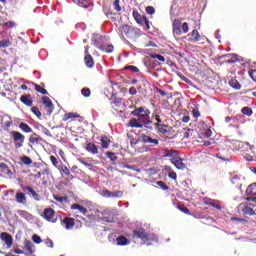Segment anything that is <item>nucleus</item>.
<instances>
[{"label": "nucleus", "mask_w": 256, "mask_h": 256, "mask_svg": "<svg viewBox=\"0 0 256 256\" xmlns=\"http://www.w3.org/2000/svg\"><path fill=\"white\" fill-rule=\"evenodd\" d=\"M130 109H134L130 114L133 115L134 117H138V121L140 123H143V127H147V129H150V131L153 129V121H151V110L147 109L145 107H135V106H130Z\"/></svg>", "instance_id": "nucleus-1"}, {"label": "nucleus", "mask_w": 256, "mask_h": 256, "mask_svg": "<svg viewBox=\"0 0 256 256\" xmlns=\"http://www.w3.org/2000/svg\"><path fill=\"white\" fill-rule=\"evenodd\" d=\"M172 29L174 35H183V33H189V24L187 22L182 23L179 19H174Z\"/></svg>", "instance_id": "nucleus-2"}, {"label": "nucleus", "mask_w": 256, "mask_h": 256, "mask_svg": "<svg viewBox=\"0 0 256 256\" xmlns=\"http://www.w3.org/2000/svg\"><path fill=\"white\" fill-rule=\"evenodd\" d=\"M121 31L128 39H137L141 37V30L133 28L129 25H123L121 27Z\"/></svg>", "instance_id": "nucleus-3"}, {"label": "nucleus", "mask_w": 256, "mask_h": 256, "mask_svg": "<svg viewBox=\"0 0 256 256\" xmlns=\"http://www.w3.org/2000/svg\"><path fill=\"white\" fill-rule=\"evenodd\" d=\"M244 215H249V217H254L256 215L253 207H256V203L253 201L242 202L238 205Z\"/></svg>", "instance_id": "nucleus-4"}, {"label": "nucleus", "mask_w": 256, "mask_h": 256, "mask_svg": "<svg viewBox=\"0 0 256 256\" xmlns=\"http://www.w3.org/2000/svg\"><path fill=\"white\" fill-rule=\"evenodd\" d=\"M132 237L133 239H141L143 243L151 241V234H149L147 230L141 227H138L133 231Z\"/></svg>", "instance_id": "nucleus-5"}, {"label": "nucleus", "mask_w": 256, "mask_h": 256, "mask_svg": "<svg viewBox=\"0 0 256 256\" xmlns=\"http://www.w3.org/2000/svg\"><path fill=\"white\" fill-rule=\"evenodd\" d=\"M11 136L13 141H15V148L21 149L25 143V135L21 134L19 131H12Z\"/></svg>", "instance_id": "nucleus-6"}, {"label": "nucleus", "mask_w": 256, "mask_h": 256, "mask_svg": "<svg viewBox=\"0 0 256 256\" xmlns=\"http://www.w3.org/2000/svg\"><path fill=\"white\" fill-rule=\"evenodd\" d=\"M246 201H252V203H256V183L250 184L246 189Z\"/></svg>", "instance_id": "nucleus-7"}, {"label": "nucleus", "mask_w": 256, "mask_h": 256, "mask_svg": "<svg viewBox=\"0 0 256 256\" xmlns=\"http://www.w3.org/2000/svg\"><path fill=\"white\" fill-rule=\"evenodd\" d=\"M42 105H44L45 109H47V115H52L55 109L53 102L50 97L43 96L42 97Z\"/></svg>", "instance_id": "nucleus-8"}, {"label": "nucleus", "mask_w": 256, "mask_h": 256, "mask_svg": "<svg viewBox=\"0 0 256 256\" xmlns=\"http://www.w3.org/2000/svg\"><path fill=\"white\" fill-rule=\"evenodd\" d=\"M0 239L5 243L7 249H11V247H13V236L11 234L2 232L0 234Z\"/></svg>", "instance_id": "nucleus-9"}, {"label": "nucleus", "mask_w": 256, "mask_h": 256, "mask_svg": "<svg viewBox=\"0 0 256 256\" xmlns=\"http://www.w3.org/2000/svg\"><path fill=\"white\" fill-rule=\"evenodd\" d=\"M140 141L141 143L149 144L151 147H155L159 145V140L158 139H153L147 134H141L140 135Z\"/></svg>", "instance_id": "nucleus-10"}, {"label": "nucleus", "mask_w": 256, "mask_h": 256, "mask_svg": "<svg viewBox=\"0 0 256 256\" xmlns=\"http://www.w3.org/2000/svg\"><path fill=\"white\" fill-rule=\"evenodd\" d=\"M44 219L50 223H55V210L53 208H45L43 211Z\"/></svg>", "instance_id": "nucleus-11"}, {"label": "nucleus", "mask_w": 256, "mask_h": 256, "mask_svg": "<svg viewBox=\"0 0 256 256\" xmlns=\"http://www.w3.org/2000/svg\"><path fill=\"white\" fill-rule=\"evenodd\" d=\"M201 39H203V36L199 34L197 29H194L191 33L188 34V41L190 43H198V41H201Z\"/></svg>", "instance_id": "nucleus-12"}, {"label": "nucleus", "mask_w": 256, "mask_h": 256, "mask_svg": "<svg viewBox=\"0 0 256 256\" xmlns=\"http://www.w3.org/2000/svg\"><path fill=\"white\" fill-rule=\"evenodd\" d=\"M61 225H63V227H65V229H67L68 231H70L71 229H73V227H75V218H72V217H65V218L61 221Z\"/></svg>", "instance_id": "nucleus-13"}, {"label": "nucleus", "mask_w": 256, "mask_h": 256, "mask_svg": "<svg viewBox=\"0 0 256 256\" xmlns=\"http://www.w3.org/2000/svg\"><path fill=\"white\" fill-rule=\"evenodd\" d=\"M171 162L173 163V165H175L176 168L180 169L181 171L187 168L185 163H183V159H181L180 157L176 156V158L171 159Z\"/></svg>", "instance_id": "nucleus-14"}, {"label": "nucleus", "mask_w": 256, "mask_h": 256, "mask_svg": "<svg viewBox=\"0 0 256 256\" xmlns=\"http://www.w3.org/2000/svg\"><path fill=\"white\" fill-rule=\"evenodd\" d=\"M177 155H179V153L176 150L167 149L163 152L162 157L163 158L175 159V158H177Z\"/></svg>", "instance_id": "nucleus-15"}, {"label": "nucleus", "mask_w": 256, "mask_h": 256, "mask_svg": "<svg viewBox=\"0 0 256 256\" xmlns=\"http://www.w3.org/2000/svg\"><path fill=\"white\" fill-rule=\"evenodd\" d=\"M130 243L131 241H129V239H127V237H125L124 235H121L116 238V244L119 247H125V245H130Z\"/></svg>", "instance_id": "nucleus-16"}, {"label": "nucleus", "mask_w": 256, "mask_h": 256, "mask_svg": "<svg viewBox=\"0 0 256 256\" xmlns=\"http://www.w3.org/2000/svg\"><path fill=\"white\" fill-rule=\"evenodd\" d=\"M21 103L26 105V107H32L33 106V100L31 99V94L28 95H22L20 97Z\"/></svg>", "instance_id": "nucleus-17"}, {"label": "nucleus", "mask_w": 256, "mask_h": 256, "mask_svg": "<svg viewBox=\"0 0 256 256\" xmlns=\"http://www.w3.org/2000/svg\"><path fill=\"white\" fill-rule=\"evenodd\" d=\"M86 151H88V153H91L92 155H97V153H99V148H97V145H95L94 143L88 142L86 144Z\"/></svg>", "instance_id": "nucleus-18"}, {"label": "nucleus", "mask_w": 256, "mask_h": 256, "mask_svg": "<svg viewBox=\"0 0 256 256\" xmlns=\"http://www.w3.org/2000/svg\"><path fill=\"white\" fill-rule=\"evenodd\" d=\"M42 141L43 138L37 135V133L32 134L29 138V143H31V145H39V143H42Z\"/></svg>", "instance_id": "nucleus-19"}, {"label": "nucleus", "mask_w": 256, "mask_h": 256, "mask_svg": "<svg viewBox=\"0 0 256 256\" xmlns=\"http://www.w3.org/2000/svg\"><path fill=\"white\" fill-rule=\"evenodd\" d=\"M70 209H72V211H80V213H82V215H87L88 211L87 208H85L84 206L74 203L70 206Z\"/></svg>", "instance_id": "nucleus-20"}, {"label": "nucleus", "mask_w": 256, "mask_h": 256, "mask_svg": "<svg viewBox=\"0 0 256 256\" xmlns=\"http://www.w3.org/2000/svg\"><path fill=\"white\" fill-rule=\"evenodd\" d=\"M224 63H227L228 65H233L237 61V55L235 54H226L224 56Z\"/></svg>", "instance_id": "nucleus-21"}, {"label": "nucleus", "mask_w": 256, "mask_h": 256, "mask_svg": "<svg viewBox=\"0 0 256 256\" xmlns=\"http://www.w3.org/2000/svg\"><path fill=\"white\" fill-rule=\"evenodd\" d=\"M84 63L86 67H88V69H93V67H95V61L93 60V56L91 55H85Z\"/></svg>", "instance_id": "nucleus-22"}, {"label": "nucleus", "mask_w": 256, "mask_h": 256, "mask_svg": "<svg viewBox=\"0 0 256 256\" xmlns=\"http://www.w3.org/2000/svg\"><path fill=\"white\" fill-rule=\"evenodd\" d=\"M24 249L30 253V255H33L35 253V244L33 242L27 240L24 243Z\"/></svg>", "instance_id": "nucleus-23"}, {"label": "nucleus", "mask_w": 256, "mask_h": 256, "mask_svg": "<svg viewBox=\"0 0 256 256\" xmlns=\"http://www.w3.org/2000/svg\"><path fill=\"white\" fill-rule=\"evenodd\" d=\"M73 3L79 7H83V9H89L91 6V2H89V0H74Z\"/></svg>", "instance_id": "nucleus-24"}, {"label": "nucleus", "mask_w": 256, "mask_h": 256, "mask_svg": "<svg viewBox=\"0 0 256 256\" xmlns=\"http://www.w3.org/2000/svg\"><path fill=\"white\" fill-rule=\"evenodd\" d=\"M16 201L18 203H21L22 205H25L27 203V196H25V193H23V192H17L16 193Z\"/></svg>", "instance_id": "nucleus-25"}, {"label": "nucleus", "mask_w": 256, "mask_h": 256, "mask_svg": "<svg viewBox=\"0 0 256 256\" xmlns=\"http://www.w3.org/2000/svg\"><path fill=\"white\" fill-rule=\"evenodd\" d=\"M101 147L102 149H109V145H111V139L107 136H102L100 138Z\"/></svg>", "instance_id": "nucleus-26"}, {"label": "nucleus", "mask_w": 256, "mask_h": 256, "mask_svg": "<svg viewBox=\"0 0 256 256\" xmlns=\"http://www.w3.org/2000/svg\"><path fill=\"white\" fill-rule=\"evenodd\" d=\"M19 128L21 129V131H23V133H33V128H31V126H29V124L25 122H21L19 124Z\"/></svg>", "instance_id": "nucleus-27"}, {"label": "nucleus", "mask_w": 256, "mask_h": 256, "mask_svg": "<svg viewBox=\"0 0 256 256\" xmlns=\"http://www.w3.org/2000/svg\"><path fill=\"white\" fill-rule=\"evenodd\" d=\"M26 191H28V193H30V195H32L33 199H35V201H41V196L35 192V190L31 187V186H26Z\"/></svg>", "instance_id": "nucleus-28"}, {"label": "nucleus", "mask_w": 256, "mask_h": 256, "mask_svg": "<svg viewBox=\"0 0 256 256\" xmlns=\"http://www.w3.org/2000/svg\"><path fill=\"white\" fill-rule=\"evenodd\" d=\"M18 215L22 217L23 219H26L27 221L33 219V215L31 213L25 211V210H18Z\"/></svg>", "instance_id": "nucleus-29"}, {"label": "nucleus", "mask_w": 256, "mask_h": 256, "mask_svg": "<svg viewBox=\"0 0 256 256\" xmlns=\"http://www.w3.org/2000/svg\"><path fill=\"white\" fill-rule=\"evenodd\" d=\"M216 157L218 159H221V161H231V156L228 154V153H225V152H218L216 154Z\"/></svg>", "instance_id": "nucleus-30"}, {"label": "nucleus", "mask_w": 256, "mask_h": 256, "mask_svg": "<svg viewBox=\"0 0 256 256\" xmlns=\"http://www.w3.org/2000/svg\"><path fill=\"white\" fill-rule=\"evenodd\" d=\"M129 123H130V126L135 129H143V124H141V122H139V119L133 118L129 121Z\"/></svg>", "instance_id": "nucleus-31"}, {"label": "nucleus", "mask_w": 256, "mask_h": 256, "mask_svg": "<svg viewBox=\"0 0 256 256\" xmlns=\"http://www.w3.org/2000/svg\"><path fill=\"white\" fill-rule=\"evenodd\" d=\"M155 127L158 129V132H160L162 135H167L169 131L167 130V125L166 124H155Z\"/></svg>", "instance_id": "nucleus-32"}, {"label": "nucleus", "mask_w": 256, "mask_h": 256, "mask_svg": "<svg viewBox=\"0 0 256 256\" xmlns=\"http://www.w3.org/2000/svg\"><path fill=\"white\" fill-rule=\"evenodd\" d=\"M81 115L73 112L66 113L63 117V121H69V119H79Z\"/></svg>", "instance_id": "nucleus-33"}, {"label": "nucleus", "mask_w": 256, "mask_h": 256, "mask_svg": "<svg viewBox=\"0 0 256 256\" xmlns=\"http://www.w3.org/2000/svg\"><path fill=\"white\" fill-rule=\"evenodd\" d=\"M100 49L104 52V53H113V51H114V47H113V45H111V44H102L101 46H100Z\"/></svg>", "instance_id": "nucleus-34"}, {"label": "nucleus", "mask_w": 256, "mask_h": 256, "mask_svg": "<svg viewBox=\"0 0 256 256\" xmlns=\"http://www.w3.org/2000/svg\"><path fill=\"white\" fill-rule=\"evenodd\" d=\"M132 15H133L136 23H138L139 25H143V16H141V14H139L138 11L134 10L132 12Z\"/></svg>", "instance_id": "nucleus-35"}, {"label": "nucleus", "mask_w": 256, "mask_h": 256, "mask_svg": "<svg viewBox=\"0 0 256 256\" xmlns=\"http://www.w3.org/2000/svg\"><path fill=\"white\" fill-rule=\"evenodd\" d=\"M59 171L60 175H66L67 177L71 175V170H69V167H67L66 165L60 166Z\"/></svg>", "instance_id": "nucleus-36"}, {"label": "nucleus", "mask_w": 256, "mask_h": 256, "mask_svg": "<svg viewBox=\"0 0 256 256\" xmlns=\"http://www.w3.org/2000/svg\"><path fill=\"white\" fill-rule=\"evenodd\" d=\"M35 90L37 91V93H41V95H48V92L45 88V85L42 84V86L38 85V84H34Z\"/></svg>", "instance_id": "nucleus-37"}, {"label": "nucleus", "mask_w": 256, "mask_h": 256, "mask_svg": "<svg viewBox=\"0 0 256 256\" xmlns=\"http://www.w3.org/2000/svg\"><path fill=\"white\" fill-rule=\"evenodd\" d=\"M205 205H209L210 207H214V209H218V211H221V205L215 203V200H208L204 201Z\"/></svg>", "instance_id": "nucleus-38"}, {"label": "nucleus", "mask_w": 256, "mask_h": 256, "mask_svg": "<svg viewBox=\"0 0 256 256\" xmlns=\"http://www.w3.org/2000/svg\"><path fill=\"white\" fill-rule=\"evenodd\" d=\"M20 161L24 164V165H33V160L29 157V156H23L20 158Z\"/></svg>", "instance_id": "nucleus-39"}, {"label": "nucleus", "mask_w": 256, "mask_h": 256, "mask_svg": "<svg viewBox=\"0 0 256 256\" xmlns=\"http://www.w3.org/2000/svg\"><path fill=\"white\" fill-rule=\"evenodd\" d=\"M241 113H243V115H247V117H251V115H253V109H251V107H244L241 109Z\"/></svg>", "instance_id": "nucleus-40"}, {"label": "nucleus", "mask_w": 256, "mask_h": 256, "mask_svg": "<svg viewBox=\"0 0 256 256\" xmlns=\"http://www.w3.org/2000/svg\"><path fill=\"white\" fill-rule=\"evenodd\" d=\"M149 57L151 59H158L161 63H165V56L160 55V54H149Z\"/></svg>", "instance_id": "nucleus-41"}, {"label": "nucleus", "mask_w": 256, "mask_h": 256, "mask_svg": "<svg viewBox=\"0 0 256 256\" xmlns=\"http://www.w3.org/2000/svg\"><path fill=\"white\" fill-rule=\"evenodd\" d=\"M229 85L233 89H237V90L241 89V84L237 80H230Z\"/></svg>", "instance_id": "nucleus-42"}, {"label": "nucleus", "mask_w": 256, "mask_h": 256, "mask_svg": "<svg viewBox=\"0 0 256 256\" xmlns=\"http://www.w3.org/2000/svg\"><path fill=\"white\" fill-rule=\"evenodd\" d=\"M100 195H102V197L111 198V197H113V192H111L107 189H102L100 192Z\"/></svg>", "instance_id": "nucleus-43"}, {"label": "nucleus", "mask_w": 256, "mask_h": 256, "mask_svg": "<svg viewBox=\"0 0 256 256\" xmlns=\"http://www.w3.org/2000/svg\"><path fill=\"white\" fill-rule=\"evenodd\" d=\"M106 157L110 159V161H117V155L114 152L108 151L105 153Z\"/></svg>", "instance_id": "nucleus-44"}, {"label": "nucleus", "mask_w": 256, "mask_h": 256, "mask_svg": "<svg viewBox=\"0 0 256 256\" xmlns=\"http://www.w3.org/2000/svg\"><path fill=\"white\" fill-rule=\"evenodd\" d=\"M7 47H11V41L9 40L0 41V49H5Z\"/></svg>", "instance_id": "nucleus-45"}, {"label": "nucleus", "mask_w": 256, "mask_h": 256, "mask_svg": "<svg viewBox=\"0 0 256 256\" xmlns=\"http://www.w3.org/2000/svg\"><path fill=\"white\" fill-rule=\"evenodd\" d=\"M156 184L158 185V187L160 189H163V191H169V186H167V184H165V182L157 181Z\"/></svg>", "instance_id": "nucleus-46"}, {"label": "nucleus", "mask_w": 256, "mask_h": 256, "mask_svg": "<svg viewBox=\"0 0 256 256\" xmlns=\"http://www.w3.org/2000/svg\"><path fill=\"white\" fill-rule=\"evenodd\" d=\"M113 8L119 13L121 11V0H114Z\"/></svg>", "instance_id": "nucleus-47"}, {"label": "nucleus", "mask_w": 256, "mask_h": 256, "mask_svg": "<svg viewBox=\"0 0 256 256\" xmlns=\"http://www.w3.org/2000/svg\"><path fill=\"white\" fill-rule=\"evenodd\" d=\"M81 94L83 95V97H91V89L89 88H83L81 90Z\"/></svg>", "instance_id": "nucleus-48"}, {"label": "nucleus", "mask_w": 256, "mask_h": 256, "mask_svg": "<svg viewBox=\"0 0 256 256\" xmlns=\"http://www.w3.org/2000/svg\"><path fill=\"white\" fill-rule=\"evenodd\" d=\"M122 196H123V191H121V190L112 192V198H114V199H119Z\"/></svg>", "instance_id": "nucleus-49"}, {"label": "nucleus", "mask_w": 256, "mask_h": 256, "mask_svg": "<svg viewBox=\"0 0 256 256\" xmlns=\"http://www.w3.org/2000/svg\"><path fill=\"white\" fill-rule=\"evenodd\" d=\"M50 161L54 167H59V159L55 156H50Z\"/></svg>", "instance_id": "nucleus-50"}, {"label": "nucleus", "mask_w": 256, "mask_h": 256, "mask_svg": "<svg viewBox=\"0 0 256 256\" xmlns=\"http://www.w3.org/2000/svg\"><path fill=\"white\" fill-rule=\"evenodd\" d=\"M169 179H173V181H177V173L173 170H170L168 173Z\"/></svg>", "instance_id": "nucleus-51"}, {"label": "nucleus", "mask_w": 256, "mask_h": 256, "mask_svg": "<svg viewBox=\"0 0 256 256\" xmlns=\"http://www.w3.org/2000/svg\"><path fill=\"white\" fill-rule=\"evenodd\" d=\"M32 241H33L34 243H36V245H39L42 240H41V237H40L39 235L34 234V235L32 236Z\"/></svg>", "instance_id": "nucleus-52"}, {"label": "nucleus", "mask_w": 256, "mask_h": 256, "mask_svg": "<svg viewBox=\"0 0 256 256\" xmlns=\"http://www.w3.org/2000/svg\"><path fill=\"white\" fill-rule=\"evenodd\" d=\"M146 13H147L148 15H155V7H153V6H147V7H146Z\"/></svg>", "instance_id": "nucleus-53"}, {"label": "nucleus", "mask_w": 256, "mask_h": 256, "mask_svg": "<svg viewBox=\"0 0 256 256\" xmlns=\"http://www.w3.org/2000/svg\"><path fill=\"white\" fill-rule=\"evenodd\" d=\"M31 111L34 115H36V117H41V111H39V108L38 107H32L31 108Z\"/></svg>", "instance_id": "nucleus-54"}, {"label": "nucleus", "mask_w": 256, "mask_h": 256, "mask_svg": "<svg viewBox=\"0 0 256 256\" xmlns=\"http://www.w3.org/2000/svg\"><path fill=\"white\" fill-rule=\"evenodd\" d=\"M124 69H128L129 71H132L133 73H139V68L136 66H125Z\"/></svg>", "instance_id": "nucleus-55"}, {"label": "nucleus", "mask_w": 256, "mask_h": 256, "mask_svg": "<svg viewBox=\"0 0 256 256\" xmlns=\"http://www.w3.org/2000/svg\"><path fill=\"white\" fill-rule=\"evenodd\" d=\"M179 77L182 81H184V83H187L188 85H191V80H189V78H187L185 75L179 74Z\"/></svg>", "instance_id": "nucleus-56"}, {"label": "nucleus", "mask_w": 256, "mask_h": 256, "mask_svg": "<svg viewBox=\"0 0 256 256\" xmlns=\"http://www.w3.org/2000/svg\"><path fill=\"white\" fill-rule=\"evenodd\" d=\"M192 115L197 119L198 117H201V112H199V109L194 108L192 110Z\"/></svg>", "instance_id": "nucleus-57"}, {"label": "nucleus", "mask_w": 256, "mask_h": 256, "mask_svg": "<svg viewBox=\"0 0 256 256\" xmlns=\"http://www.w3.org/2000/svg\"><path fill=\"white\" fill-rule=\"evenodd\" d=\"M45 243H46L47 247H50L51 249H53L54 244H53V240H51V238H47Z\"/></svg>", "instance_id": "nucleus-58"}, {"label": "nucleus", "mask_w": 256, "mask_h": 256, "mask_svg": "<svg viewBox=\"0 0 256 256\" xmlns=\"http://www.w3.org/2000/svg\"><path fill=\"white\" fill-rule=\"evenodd\" d=\"M143 23L146 29H151V26H149V19H147V16H143Z\"/></svg>", "instance_id": "nucleus-59"}, {"label": "nucleus", "mask_w": 256, "mask_h": 256, "mask_svg": "<svg viewBox=\"0 0 256 256\" xmlns=\"http://www.w3.org/2000/svg\"><path fill=\"white\" fill-rule=\"evenodd\" d=\"M230 221H237L238 223H244L245 219L237 218V217H231Z\"/></svg>", "instance_id": "nucleus-60"}, {"label": "nucleus", "mask_w": 256, "mask_h": 256, "mask_svg": "<svg viewBox=\"0 0 256 256\" xmlns=\"http://www.w3.org/2000/svg\"><path fill=\"white\" fill-rule=\"evenodd\" d=\"M129 95H137V88L130 87L129 88Z\"/></svg>", "instance_id": "nucleus-61"}, {"label": "nucleus", "mask_w": 256, "mask_h": 256, "mask_svg": "<svg viewBox=\"0 0 256 256\" xmlns=\"http://www.w3.org/2000/svg\"><path fill=\"white\" fill-rule=\"evenodd\" d=\"M54 199H55V201H58L59 203H63V201H65V197H60L57 195H54Z\"/></svg>", "instance_id": "nucleus-62"}, {"label": "nucleus", "mask_w": 256, "mask_h": 256, "mask_svg": "<svg viewBox=\"0 0 256 256\" xmlns=\"http://www.w3.org/2000/svg\"><path fill=\"white\" fill-rule=\"evenodd\" d=\"M154 118L157 121L156 124H161L162 123L161 116H159V114L155 113Z\"/></svg>", "instance_id": "nucleus-63"}, {"label": "nucleus", "mask_w": 256, "mask_h": 256, "mask_svg": "<svg viewBox=\"0 0 256 256\" xmlns=\"http://www.w3.org/2000/svg\"><path fill=\"white\" fill-rule=\"evenodd\" d=\"M6 27H15V22L10 21L5 23Z\"/></svg>", "instance_id": "nucleus-64"}]
</instances>
